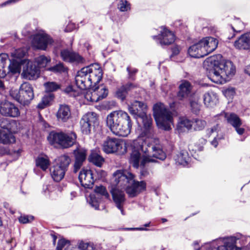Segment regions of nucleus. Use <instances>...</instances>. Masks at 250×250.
Segmentation results:
<instances>
[{"instance_id":"obj_1","label":"nucleus","mask_w":250,"mask_h":250,"mask_svg":"<svg viewBox=\"0 0 250 250\" xmlns=\"http://www.w3.org/2000/svg\"><path fill=\"white\" fill-rule=\"evenodd\" d=\"M113 185L116 187L112 188L111 193L117 208L124 215L123 205L125 200V195L119 188L125 189L128 196L132 198L145 191L146 184L144 181L135 180V175L127 170H117L113 174Z\"/></svg>"},{"instance_id":"obj_2","label":"nucleus","mask_w":250,"mask_h":250,"mask_svg":"<svg viewBox=\"0 0 250 250\" xmlns=\"http://www.w3.org/2000/svg\"><path fill=\"white\" fill-rule=\"evenodd\" d=\"M204 66L208 71V79L218 84L229 81L235 72V68L231 61L219 62L215 56L206 59L204 62Z\"/></svg>"},{"instance_id":"obj_3","label":"nucleus","mask_w":250,"mask_h":250,"mask_svg":"<svg viewBox=\"0 0 250 250\" xmlns=\"http://www.w3.org/2000/svg\"><path fill=\"white\" fill-rule=\"evenodd\" d=\"M91 66L82 68L77 72L75 77V83L78 89H73L71 96L74 97L81 104H89L93 103L94 89L90 75L93 70Z\"/></svg>"},{"instance_id":"obj_4","label":"nucleus","mask_w":250,"mask_h":250,"mask_svg":"<svg viewBox=\"0 0 250 250\" xmlns=\"http://www.w3.org/2000/svg\"><path fill=\"white\" fill-rule=\"evenodd\" d=\"M208 245V250H250V237L237 233L219 238Z\"/></svg>"},{"instance_id":"obj_5","label":"nucleus","mask_w":250,"mask_h":250,"mask_svg":"<svg viewBox=\"0 0 250 250\" xmlns=\"http://www.w3.org/2000/svg\"><path fill=\"white\" fill-rule=\"evenodd\" d=\"M132 122L128 114L122 110L114 111L106 118V125L116 136L127 137L131 132Z\"/></svg>"},{"instance_id":"obj_6","label":"nucleus","mask_w":250,"mask_h":250,"mask_svg":"<svg viewBox=\"0 0 250 250\" xmlns=\"http://www.w3.org/2000/svg\"><path fill=\"white\" fill-rule=\"evenodd\" d=\"M142 136H139L133 142L134 149L132 150L129 159L130 163L132 164L134 167L138 168L140 162L141 165L144 166L148 162H155V159L151 158V156L147 155L149 150L147 148L146 140L144 139L145 137L144 134H142ZM146 137L147 138L150 137Z\"/></svg>"},{"instance_id":"obj_7","label":"nucleus","mask_w":250,"mask_h":250,"mask_svg":"<svg viewBox=\"0 0 250 250\" xmlns=\"http://www.w3.org/2000/svg\"><path fill=\"white\" fill-rule=\"evenodd\" d=\"M47 139L51 145L65 149L71 147L76 143L77 135L72 131H53Z\"/></svg>"},{"instance_id":"obj_8","label":"nucleus","mask_w":250,"mask_h":250,"mask_svg":"<svg viewBox=\"0 0 250 250\" xmlns=\"http://www.w3.org/2000/svg\"><path fill=\"white\" fill-rule=\"evenodd\" d=\"M146 105L143 102L135 101L131 105L128 106L130 113L140 118L143 124L144 130L142 134L145 136L149 137L151 134L152 119L150 115H146L145 111L146 109Z\"/></svg>"},{"instance_id":"obj_9","label":"nucleus","mask_w":250,"mask_h":250,"mask_svg":"<svg viewBox=\"0 0 250 250\" xmlns=\"http://www.w3.org/2000/svg\"><path fill=\"white\" fill-rule=\"evenodd\" d=\"M153 115L159 128L168 130L173 124L171 112L162 103H157L153 106Z\"/></svg>"},{"instance_id":"obj_10","label":"nucleus","mask_w":250,"mask_h":250,"mask_svg":"<svg viewBox=\"0 0 250 250\" xmlns=\"http://www.w3.org/2000/svg\"><path fill=\"white\" fill-rule=\"evenodd\" d=\"M81 185L85 188V196L87 203L94 207V178L91 170L83 169L79 175Z\"/></svg>"},{"instance_id":"obj_11","label":"nucleus","mask_w":250,"mask_h":250,"mask_svg":"<svg viewBox=\"0 0 250 250\" xmlns=\"http://www.w3.org/2000/svg\"><path fill=\"white\" fill-rule=\"evenodd\" d=\"M10 94L13 99L23 105H28L34 97L33 88L28 83H22L19 90L11 89Z\"/></svg>"},{"instance_id":"obj_12","label":"nucleus","mask_w":250,"mask_h":250,"mask_svg":"<svg viewBox=\"0 0 250 250\" xmlns=\"http://www.w3.org/2000/svg\"><path fill=\"white\" fill-rule=\"evenodd\" d=\"M56 164L50 170L51 175L56 182H60L64 177L71 162L70 157L67 155L60 156L56 160Z\"/></svg>"},{"instance_id":"obj_13","label":"nucleus","mask_w":250,"mask_h":250,"mask_svg":"<svg viewBox=\"0 0 250 250\" xmlns=\"http://www.w3.org/2000/svg\"><path fill=\"white\" fill-rule=\"evenodd\" d=\"M123 141L118 138L107 137L102 145L103 151L107 154H112L118 152H122Z\"/></svg>"},{"instance_id":"obj_14","label":"nucleus","mask_w":250,"mask_h":250,"mask_svg":"<svg viewBox=\"0 0 250 250\" xmlns=\"http://www.w3.org/2000/svg\"><path fill=\"white\" fill-rule=\"evenodd\" d=\"M53 41L50 36L44 32L39 33L35 35L32 41V45L33 48L45 50L47 46L52 44Z\"/></svg>"},{"instance_id":"obj_15","label":"nucleus","mask_w":250,"mask_h":250,"mask_svg":"<svg viewBox=\"0 0 250 250\" xmlns=\"http://www.w3.org/2000/svg\"><path fill=\"white\" fill-rule=\"evenodd\" d=\"M0 113L3 116L13 118L17 117L20 115L18 107L6 100L0 102Z\"/></svg>"},{"instance_id":"obj_16","label":"nucleus","mask_w":250,"mask_h":250,"mask_svg":"<svg viewBox=\"0 0 250 250\" xmlns=\"http://www.w3.org/2000/svg\"><path fill=\"white\" fill-rule=\"evenodd\" d=\"M147 148H151L152 154H150L151 158H155L161 160H164L166 158V154L163 150L161 145L159 144V141L155 138L151 139V144L146 142ZM149 150V149H148ZM149 155V154H147Z\"/></svg>"},{"instance_id":"obj_17","label":"nucleus","mask_w":250,"mask_h":250,"mask_svg":"<svg viewBox=\"0 0 250 250\" xmlns=\"http://www.w3.org/2000/svg\"><path fill=\"white\" fill-rule=\"evenodd\" d=\"M160 29V34L153 36V39L158 38L159 43L162 46L167 45L173 43L175 41L174 33L164 26H161Z\"/></svg>"},{"instance_id":"obj_18","label":"nucleus","mask_w":250,"mask_h":250,"mask_svg":"<svg viewBox=\"0 0 250 250\" xmlns=\"http://www.w3.org/2000/svg\"><path fill=\"white\" fill-rule=\"evenodd\" d=\"M61 57L64 62L74 64L82 63L84 61L83 58L78 53L68 49L61 51Z\"/></svg>"},{"instance_id":"obj_19","label":"nucleus","mask_w":250,"mask_h":250,"mask_svg":"<svg viewBox=\"0 0 250 250\" xmlns=\"http://www.w3.org/2000/svg\"><path fill=\"white\" fill-rule=\"evenodd\" d=\"M40 75V69L32 62L28 61L23 67L21 75L25 79L31 80L37 79Z\"/></svg>"},{"instance_id":"obj_20","label":"nucleus","mask_w":250,"mask_h":250,"mask_svg":"<svg viewBox=\"0 0 250 250\" xmlns=\"http://www.w3.org/2000/svg\"><path fill=\"white\" fill-rule=\"evenodd\" d=\"M225 117L228 123L235 128L239 135H242L244 133L245 129L241 127L242 122L238 115L234 113H226Z\"/></svg>"},{"instance_id":"obj_21","label":"nucleus","mask_w":250,"mask_h":250,"mask_svg":"<svg viewBox=\"0 0 250 250\" xmlns=\"http://www.w3.org/2000/svg\"><path fill=\"white\" fill-rule=\"evenodd\" d=\"M192 88L193 86L189 82L185 80L182 81L177 93L178 99L180 100L188 99L191 95Z\"/></svg>"},{"instance_id":"obj_22","label":"nucleus","mask_w":250,"mask_h":250,"mask_svg":"<svg viewBox=\"0 0 250 250\" xmlns=\"http://www.w3.org/2000/svg\"><path fill=\"white\" fill-rule=\"evenodd\" d=\"M200 42L205 51L206 56L214 51L218 44V40L212 37L204 38Z\"/></svg>"},{"instance_id":"obj_23","label":"nucleus","mask_w":250,"mask_h":250,"mask_svg":"<svg viewBox=\"0 0 250 250\" xmlns=\"http://www.w3.org/2000/svg\"><path fill=\"white\" fill-rule=\"evenodd\" d=\"M75 163L73 171L76 173L82 167L86 156V150L84 148H77L74 150Z\"/></svg>"},{"instance_id":"obj_24","label":"nucleus","mask_w":250,"mask_h":250,"mask_svg":"<svg viewBox=\"0 0 250 250\" xmlns=\"http://www.w3.org/2000/svg\"><path fill=\"white\" fill-rule=\"evenodd\" d=\"M94 122V113L88 112L85 114L80 121L81 130L83 134H88L90 132V126Z\"/></svg>"},{"instance_id":"obj_25","label":"nucleus","mask_w":250,"mask_h":250,"mask_svg":"<svg viewBox=\"0 0 250 250\" xmlns=\"http://www.w3.org/2000/svg\"><path fill=\"white\" fill-rule=\"evenodd\" d=\"M234 45L236 48L243 50L250 49V32H247L242 35L236 40Z\"/></svg>"},{"instance_id":"obj_26","label":"nucleus","mask_w":250,"mask_h":250,"mask_svg":"<svg viewBox=\"0 0 250 250\" xmlns=\"http://www.w3.org/2000/svg\"><path fill=\"white\" fill-rule=\"evenodd\" d=\"M188 53L190 57L196 58H202L206 56L205 51L202 48L200 41L189 47Z\"/></svg>"},{"instance_id":"obj_27","label":"nucleus","mask_w":250,"mask_h":250,"mask_svg":"<svg viewBox=\"0 0 250 250\" xmlns=\"http://www.w3.org/2000/svg\"><path fill=\"white\" fill-rule=\"evenodd\" d=\"M56 116L59 121L63 122H66L71 117V111L69 107L66 104L61 105Z\"/></svg>"},{"instance_id":"obj_28","label":"nucleus","mask_w":250,"mask_h":250,"mask_svg":"<svg viewBox=\"0 0 250 250\" xmlns=\"http://www.w3.org/2000/svg\"><path fill=\"white\" fill-rule=\"evenodd\" d=\"M16 142L14 134L8 130L0 129V143L4 145L13 144Z\"/></svg>"},{"instance_id":"obj_29","label":"nucleus","mask_w":250,"mask_h":250,"mask_svg":"<svg viewBox=\"0 0 250 250\" xmlns=\"http://www.w3.org/2000/svg\"><path fill=\"white\" fill-rule=\"evenodd\" d=\"M204 104L207 107H212L216 104L218 102V96L213 91H208L203 96Z\"/></svg>"},{"instance_id":"obj_30","label":"nucleus","mask_w":250,"mask_h":250,"mask_svg":"<svg viewBox=\"0 0 250 250\" xmlns=\"http://www.w3.org/2000/svg\"><path fill=\"white\" fill-rule=\"evenodd\" d=\"M192 127V121L187 118L182 117L179 118L177 125V129L179 132H183L188 131Z\"/></svg>"},{"instance_id":"obj_31","label":"nucleus","mask_w":250,"mask_h":250,"mask_svg":"<svg viewBox=\"0 0 250 250\" xmlns=\"http://www.w3.org/2000/svg\"><path fill=\"white\" fill-rule=\"evenodd\" d=\"M135 87L131 83H128L119 88L116 92V96L122 101H123L127 94L128 91Z\"/></svg>"},{"instance_id":"obj_32","label":"nucleus","mask_w":250,"mask_h":250,"mask_svg":"<svg viewBox=\"0 0 250 250\" xmlns=\"http://www.w3.org/2000/svg\"><path fill=\"white\" fill-rule=\"evenodd\" d=\"M176 163L186 166L188 165L190 160L188 152L186 150L181 151L174 158Z\"/></svg>"},{"instance_id":"obj_33","label":"nucleus","mask_w":250,"mask_h":250,"mask_svg":"<svg viewBox=\"0 0 250 250\" xmlns=\"http://www.w3.org/2000/svg\"><path fill=\"white\" fill-rule=\"evenodd\" d=\"M220 127L218 125L214 126L209 130L210 135H212L213 140L211 142V144L215 147L218 146V141L223 138L222 134H219Z\"/></svg>"},{"instance_id":"obj_34","label":"nucleus","mask_w":250,"mask_h":250,"mask_svg":"<svg viewBox=\"0 0 250 250\" xmlns=\"http://www.w3.org/2000/svg\"><path fill=\"white\" fill-rule=\"evenodd\" d=\"M36 165L43 171H45L50 165V161L47 156H40L36 160Z\"/></svg>"},{"instance_id":"obj_35","label":"nucleus","mask_w":250,"mask_h":250,"mask_svg":"<svg viewBox=\"0 0 250 250\" xmlns=\"http://www.w3.org/2000/svg\"><path fill=\"white\" fill-rule=\"evenodd\" d=\"M96 92L98 97L95 102H98L100 100L105 98L108 94V90L104 86L101 85L97 87L96 83H95V92Z\"/></svg>"},{"instance_id":"obj_36","label":"nucleus","mask_w":250,"mask_h":250,"mask_svg":"<svg viewBox=\"0 0 250 250\" xmlns=\"http://www.w3.org/2000/svg\"><path fill=\"white\" fill-rule=\"evenodd\" d=\"M51 59L50 57L44 55H41L35 59V62L37 63L38 67L40 69L41 68H44L48 63L50 62Z\"/></svg>"},{"instance_id":"obj_37","label":"nucleus","mask_w":250,"mask_h":250,"mask_svg":"<svg viewBox=\"0 0 250 250\" xmlns=\"http://www.w3.org/2000/svg\"><path fill=\"white\" fill-rule=\"evenodd\" d=\"M53 99L54 95L50 93L44 95L41 102L38 104V108L41 109L44 108L46 106L49 104L50 103L53 101Z\"/></svg>"},{"instance_id":"obj_38","label":"nucleus","mask_w":250,"mask_h":250,"mask_svg":"<svg viewBox=\"0 0 250 250\" xmlns=\"http://www.w3.org/2000/svg\"><path fill=\"white\" fill-rule=\"evenodd\" d=\"M192 125L195 130H201L206 125V122L203 120L196 118L192 121Z\"/></svg>"},{"instance_id":"obj_39","label":"nucleus","mask_w":250,"mask_h":250,"mask_svg":"<svg viewBox=\"0 0 250 250\" xmlns=\"http://www.w3.org/2000/svg\"><path fill=\"white\" fill-rule=\"evenodd\" d=\"M8 58V56L6 54L2 53L0 54V77L1 78H3L6 76V73L2 69L4 68Z\"/></svg>"},{"instance_id":"obj_40","label":"nucleus","mask_w":250,"mask_h":250,"mask_svg":"<svg viewBox=\"0 0 250 250\" xmlns=\"http://www.w3.org/2000/svg\"><path fill=\"white\" fill-rule=\"evenodd\" d=\"M48 70L54 73H61L66 72L67 68L64 66L63 63L59 62L54 66L49 67Z\"/></svg>"},{"instance_id":"obj_41","label":"nucleus","mask_w":250,"mask_h":250,"mask_svg":"<svg viewBox=\"0 0 250 250\" xmlns=\"http://www.w3.org/2000/svg\"><path fill=\"white\" fill-rule=\"evenodd\" d=\"M44 86L46 92L50 93L60 88V85L54 82H49L44 83Z\"/></svg>"},{"instance_id":"obj_42","label":"nucleus","mask_w":250,"mask_h":250,"mask_svg":"<svg viewBox=\"0 0 250 250\" xmlns=\"http://www.w3.org/2000/svg\"><path fill=\"white\" fill-rule=\"evenodd\" d=\"M118 8L122 12H126L130 9V4L126 0H119Z\"/></svg>"},{"instance_id":"obj_43","label":"nucleus","mask_w":250,"mask_h":250,"mask_svg":"<svg viewBox=\"0 0 250 250\" xmlns=\"http://www.w3.org/2000/svg\"><path fill=\"white\" fill-rule=\"evenodd\" d=\"M8 68L9 71L12 74L20 73L21 71V66L19 62L14 60L11 62Z\"/></svg>"},{"instance_id":"obj_44","label":"nucleus","mask_w":250,"mask_h":250,"mask_svg":"<svg viewBox=\"0 0 250 250\" xmlns=\"http://www.w3.org/2000/svg\"><path fill=\"white\" fill-rule=\"evenodd\" d=\"M99 194L104 196L106 199H108L109 197L105 188L103 186H97L95 188V199L96 198V195Z\"/></svg>"},{"instance_id":"obj_45","label":"nucleus","mask_w":250,"mask_h":250,"mask_svg":"<svg viewBox=\"0 0 250 250\" xmlns=\"http://www.w3.org/2000/svg\"><path fill=\"white\" fill-rule=\"evenodd\" d=\"M233 25L231 26L232 29L237 32H240L244 28V23L238 18L234 19Z\"/></svg>"},{"instance_id":"obj_46","label":"nucleus","mask_w":250,"mask_h":250,"mask_svg":"<svg viewBox=\"0 0 250 250\" xmlns=\"http://www.w3.org/2000/svg\"><path fill=\"white\" fill-rule=\"evenodd\" d=\"M95 80L99 83L103 78V71L98 63L95 62Z\"/></svg>"},{"instance_id":"obj_47","label":"nucleus","mask_w":250,"mask_h":250,"mask_svg":"<svg viewBox=\"0 0 250 250\" xmlns=\"http://www.w3.org/2000/svg\"><path fill=\"white\" fill-rule=\"evenodd\" d=\"M78 248L80 250H94L93 244L81 241L79 243Z\"/></svg>"},{"instance_id":"obj_48","label":"nucleus","mask_w":250,"mask_h":250,"mask_svg":"<svg viewBox=\"0 0 250 250\" xmlns=\"http://www.w3.org/2000/svg\"><path fill=\"white\" fill-rule=\"evenodd\" d=\"M26 52L22 48L16 49L14 52L12 53V55L14 58L20 59L23 58Z\"/></svg>"},{"instance_id":"obj_49","label":"nucleus","mask_w":250,"mask_h":250,"mask_svg":"<svg viewBox=\"0 0 250 250\" xmlns=\"http://www.w3.org/2000/svg\"><path fill=\"white\" fill-rule=\"evenodd\" d=\"M104 162V159L102 156L95 153V166L101 167Z\"/></svg>"},{"instance_id":"obj_50","label":"nucleus","mask_w":250,"mask_h":250,"mask_svg":"<svg viewBox=\"0 0 250 250\" xmlns=\"http://www.w3.org/2000/svg\"><path fill=\"white\" fill-rule=\"evenodd\" d=\"M190 106L193 113L196 114L199 113L200 109V105L197 102L195 101L190 102Z\"/></svg>"},{"instance_id":"obj_51","label":"nucleus","mask_w":250,"mask_h":250,"mask_svg":"<svg viewBox=\"0 0 250 250\" xmlns=\"http://www.w3.org/2000/svg\"><path fill=\"white\" fill-rule=\"evenodd\" d=\"M33 219L34 217L32 216L23 215L21 216L19 218V220L21 223L26 224L30 222Z\"/></svg>"},{"instance_id":"obj_52","label":"nucleus","mask_w":250,"mask_h":250,"mask_svg":"<svg viewBox=\"0 0 250 250\" xmlns=\"http://www.w3.org/2000/svg\"><path fill=\"white\" fill-rule=\"evenodd\" d=\"M69 245V242L65 240L64 239H62L58 241L57 250H62V248L66 245Z\"/></svg>"},{"instance_id":"obj_53","label":"nucleus","mask_w":250,"mask_h":250,"mask_svg":"<svg viewBox=\"0 0 250 250\" xmlns=\"http://www.w3.org/2000/svg\"><path fill=\"white\" fill-rule=\"evenodd\" d=\"M225 96L227 97H229L233 96L235 94V89L233 88H229L224 91Z\"/></svg>"},{"instance_id":"obj_54","label":"nucleus","mask_w":250,"mask_h":250,"mask_svg":"<svg viewBox=\"0 0 250 250\" xmlns=\"http://www.w3.org/2000/svg\"><path fill=\"white\" fill-rule=\"evenodd\" d=\"M126 70L128 73L129 78L131 79H132L133 76L138 72L137 69L130 66L127 67Z\"/></svg>"},{"instance_id":"obj_55","label":"nucleus","mask_w":250,"mask_h":250,"mask_svg":"<svg viewBox=\"0 0 250 250\" xmlns=\"http://www.w3.org/2000/svg\"><path fill=\"white\" fill-rule=\"evenodd\" d=\"M76 28V25L75 24L73 23H69L67 24L66 27L64 29V31L65 32H69L73 31Z\"/></svg>"},{"instance_id":"obj_56","label":"nucleus","mask_w":250,"mask_h":250,"mask_svg":"<svg viewBox=\"0 0 250 250\" xmlns=\"http://www.w3.org/2000/svg\"><path fill=\"white\" fill-rule=\"evenodd\" d=\"M180 47L179 46H175L172 48V56L178 55L180 51Z\"/></svg>"},{"instance_id":"obj_57","label":"nucleus","mask_w":250,"mask_h":250,"mask_svg":"<svg viewBox=\"0 0 250 250\" xmlns=\"http://www.w3.org/2000/svg\"><path fill=\"white\" fill-rule=\"evenodd\" d=\"M22 149L19 148L18 150H14L12 151L11 154L16 158H18L22 152Z\"/></svg>"},{"instance_id":"obj_58","label":"nucleus","mask_w":250,"mask_h":250,"mask_svg":"<svg viewBox=\"0 0 250 250\" xmlns=\"http://www.w3.org/2000/svg\"><path fill=\"white\" fill-rule=\"evenodd\" d=\"M125 230H147L146 229L144 228H126L124 229Z\"/></svg>"},{"instance_id":"obj_59","label":"nucleus","mask_w":250,"mask_h":250,"mask_svg":"<svg viewBox=\"0 0 250 250\" xmlns=\"http://www.w3.org/2000/svg\"><path fill=\"white\" fill-rule=\"evenodd\" d=\"M73 88L72 86H68L66 87L64 90V92L68 94L70 96H71V93H72Z\"/></svg>"},{"instance_id":"obj_60","label":"nucleus","mask_w":250,"mask_h":250,"mask_svg":"<svg viewBox=\"0 0 250 250\" xmlns=\"http://www.w3.org/2000/svg\"><path fill=\"white\" fill-rule=\"evenodd\" d=\"M19 0H8L7 1H6L5 2L3 3L2 4V5H5L6 4L14 3H16L18 1H19Z\"/></svg>"},{"instance_id":"obj_61","label":"nucleus","mask_w":250,"mask_h":250,"mask_svg":"<svg viewBox=\"0 0 250 250\" xmlns=\"http://www.w3.org/2000/svg\"><path fill=\"white\" fill-rule=\"evenodd\" d=\"M6 152L7 150L3 146H0V155H4Z\"/></svg>"},{"instance_id":"obj_62","label":"nucleus","mask_w":250,"mask_h":250,"mask_svg":"<svg viewBox=\"0 0 250 250\" xmlns=\"http://www.w3.org/2000/svg\"><path fill=\"white\" fill-rule=\"evenodd\" d=\"M100 175L98 176V179L104 177L106 175V173L105 171L102 170L100 172Z\"/></svg>"},{"instance_id":"obj_63","label":"nucleus","mask_w":250,"mask_h":250,"mask_svg":"<svg viewBox=\"0 0 250 250\" xmlns=\"http://www.w3.org/2000/svg\"><path fill=\"white\" fill-rule=\"evenodd\" d=\"M88 160L90 162L94 163V154L92 151L88 158Z\"/></svg>"},{"instance_id":"obj_64","label":"nucleus","mask_w":250,"mask_h":250,"mask_svg":"<svg viewBox=\"0 0 250 250\" xmlns=\"http://www.w3.org/2000/svg\"><path fill=\"white\" fill-rule=\"evenodd\" d=\"M245 71L246 73L250 75V64L246 67Z\"/></svg>"}]
</instances>
